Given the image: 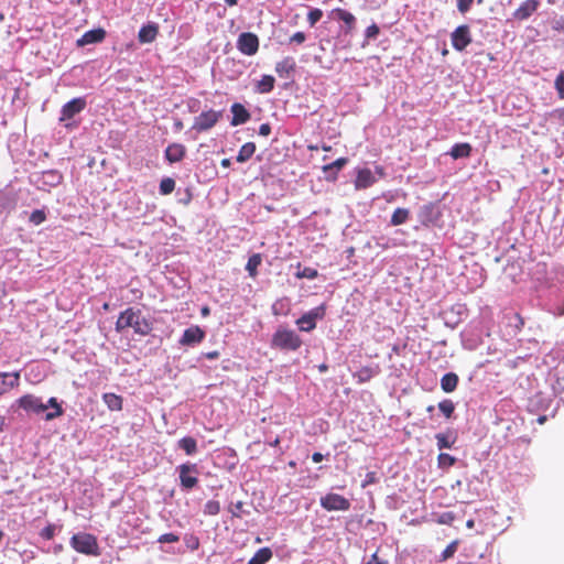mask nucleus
Listing matches in <instances>:
<instances>
[{"instance_id": "nucleus-1", "label": "nucleus", "mask_w": 564, "mask_h": 564, "mask_svg": "<svg viewBox=\"0 0 564 564\" xmlns=\"http://www.w3.org/2000/svg\"><path fill=\"white\" fill-rule=\"evenodd\" d=\"M133 328L135 334L148 335L151 332V326L145 318L141 316L140 312L133 308H128L120 314L116 323V330L121 333L127 328Z\"/></svg>"}, {"instance_id": "nucleus-2", "label": "nucleus", "mask_w": 564, "mask_h": 564, "mask_svg": "<svg viewBox=\"0 0 564 564\" xmlns=\"http://www.w3.org/2000/svg\"><path fill=\"white\" fill-rule=\"evenodd\" d=\"M300 336L292 329L279 327L272 336L271 346L282 350H296L301 347Z\"/></svg>"}, {"instance_id": "nucleus-3", "label": "nucleus", "mask_w": 564, "mask_h": 564, "mask_svg": "<svg viewBox=\"0 0 564 564\" xmlns=\"http://www.w3.org/2000/svg\"><path fill=\"white\" fill-rule=\"evenodd\" d=\"M70 545L78 553L86 555H98V543L96 538L91 534H74L70 539Z\"/></svg>"}, {"instance_id": "nucleus-4", "label": "nucleus", "mask_w": 564, "mask_h": 564, "mask_svg": "<svg viewBox=\"0 0 564 564\" xmlns=\"http://www.w3.org/2000/svg\"><path fill=\"white\" fill-rule=\"evenodd\" d=\"M221 116V111H216L213 109L203 111L199 116L195 118L192 129L198 132L209 130L218 122Z\"/></svg>"}, {"instance_id": "nucleus-5", "label": "nucleus", "mask_w": 564, "mask_h": 564, "mask_svg": "<svg viewBox=\"0 0 564 564\" xmlns=\"http://www.w3.org/2000/svg\"><path fill=\"white\" fill-rule=\"evenodd\" d=\"M321 506L327 511H346L350 508V502L338 494H327L321 498Z\"/></svg>"}, {"instance_id": "nucleus-6", "label": "nucleus", "mask_w": 564, "mask_h": 564, "mask_svg": "<svg viewBox=\"0 0 564 564\" xmlns=\"http://www.w3.org/2000/svg\"><path fill=\"white\" fill-rule=\"evenodd\" d=\"M325 314V308L323 306L315 307L301 316L296 324L299 325L302 332H311L316 326V321L322 319Z\"/></svg>"}, {"instance_id": "nucleus-7", "label": "nucleus", "mask_w": 564, "mask_h": 564, "mask_svg": "<svg viewBox=\"0 0 564 564\" xmlns=\"http://www.w3.org/2000/svg\"><path fill=\"white\" fill-rule=\"evenodd\" d=\"M237 47L245 55H254L259 48V39L250 32L241 33L237 40Z\"/></svg>"}, {"instance_id": "nucleus-8", "label": "nucleus", "mask_w": 564, "mask_h": 564, "mask_svg": "<svg viewBox=\"0 0 564 564\" xmlns=\"http://www.w3.org/2000/svg\"><path fill=\"white\" fill-rule=\"evenodd\" d=\"M177 469H178V473H180L181 486L184 489L188 490V489L194 488L197 485L198 479L195 476V474H197L196 465H194V464H182V465L178 466Z\"/></svg>"}, {"instance_id": "nucleus-9", "label": "nucleus", "mask_w": 564, "mask_h": 564, "mask_svg": "<svg viewBox=\"0 0 564 564\" xmlns=\"http://www.w3.org/2000/svg\"><path fill=\"white\" fill-rule=\"evenodd\" d=\"M18 404L20 408L25 410L26 412L32 413H42L47 409V405L42 402L41 398L35 397L33 394H25L18 399Z\"/></svg>"}, {"instance_id": "nucleus-10", "label": "nucleus", "mask_w": 564, "mask_h": 564, "mask_svg": "<svg viewBox=\"0 0 564 564\" xmlns=\"http://www.w3.org/2000/svg\"><path fill=\"white\" fill-rule=\"evenodd\" d=\"M470 42L471 37L467 25H460L452 33V44L457 51H463Z\"/></svg>"}, {"instance_id": "nucleus-11", "label": "nucleus", "mask_w": 564, "mask_h": 564, "mask_svg": "<svg viewBox=\"0 0 564 564\" xmlns=\"http://www.w3.org/2000/svg\"><path fill=\"white\" fill-rule=\"evenodd\" d=\"M86 106L85 99L83 98H74L67 104H65L62 108L61 121H66L73 118L76 113L80 112Z\"/></svg>"}, {"instance_id": "nucleus-12", "label": "nucleus", "mask_w": 564, "mask_h": 564, "mask_svg": "<svg viewBox=\"0 0 564 564\" xmlns=\"http://www.w3.org/2000/svg\"><path fill=\"white\" fill-rule=\"evenodd\" d=\"M205 337V332L198 326H191L185 329L183 336L180 339V344L183 346H191L200 343Z\"/></svg>"}, {"instance_id": "nucleus-13", "label": "nucleus", "mask_w": 564, "mask_h": 564, "mask_svg": "<svg viewBox=\"0 0 564 564\" xmlns=\"http://www.w3.org/2000/svg\"><path fill=\"white\" fill-rule=\"evenodd\" d=\"M376 174L369 169H359L355 180L357 189L368 188L377 182Z\"/></svg>"}, {"instance_id": "nucleus-14", "label": "nucleus", "mask_w": 564, "mask_h": 564, "mask_svg": "<svg viewBox=\"0 0 564 564\" xmlns=\"http://www.w3.org/2000/svg\"><path fill=\"white\" fill-rule=\"evenodd\" d=\"M19 372L0 373V394H3L19 384Z\"/></svg>"}, {"instance_id": "nucleus-15", "label": "nucleus", "mask_w": 564, "mask_h": 564, "mask_svg": "<svg viewBox=\"0 0 564 564\" xmlns=\"http://www.w3.org/2000/svg\"><path fill=\"white\" fill-rule=\"evenodd\" d=\"M159 33V28L155 23H149L142 26L138 33V40L142 44L152 43Z\"/></svg>"}, {"instance_id": "nucleus-16", "label": "nucleus", "mask_w": 564, "mask_h": 564, "mask_svg": "<svg viewBox=\"0 0 564 564\" xmlns=\"http://www.w3.org/2000/svg\"><path fill=\"white\" fill-rule=\"evenodd\" d=\"M232 119L231 126H239L249 120L250 115L247 109L240 104H234L231 106Z\"/></svg>"}, {"instance_id": "nucleus-17", "label": "nucleus", "mask_w": 564, "mask_h": 564, "mask_svg": "<svg viewBox=\"0 0 564 564\" xmlns=\"http://www.w3.org/2000/svg\"><path fill=\"white\" fill-rule=\"evenodd\" d=\"M105 34L106 33L102 29L90 30L77 40V45L84 46L87 44L100 42L105 37Z\"/></svg>"}, {"instance_id": "nucleus-18", "label": "nucleus", "mask_w": 564, "mask_h": 564, "mask_svg": "<svg viewBox=\"0 0 564 564\" xmlns=\"http://www.w3.org/2000/svg\"><path fill=\"white\" fill-rule=\"evenodd\" d=\"M538 6L536 0H527L517 9L514 17L519 20H524L538 9Z\"/></svg>"}, {"instance_id": "nucleus-19", "label": "nucleus", "mask_w": 564, "mask_h": 564, "mask_svg": "<svg viewBox=\"0 0 564 564\" xmlns=\"http://www.w3.org/2000/svg\"><path fill=\"white\" fill-rule=\"evenodd\" d=\"M184 154L185 148L178 143L170 144L165 150V156L171 163L181 161Z\"/></svg>"}, {"instance_id": "nucleus-20", "label": "nucleus", "mask_w": 564, "mask_h": 564, "mask_svg": "<svg viewBox=\"0 0 564 564\" xmlns=\"http://www.w3.org/2000/svg\"><path fill=\"white\" fill-rule=\"evenodd\" d=\"M457 383H458V377L456 373H453V372H448V373L444 375L443 378L441 379V387H442L443 391H445L447 393L453 392L456 389Z\"/></svg>"}, {"instance_id": "nucleus-21", "label": "nucleus", "mask_w": 564, "mask_h": 564, "mask_svg": "<svg viewBox=\"0 0 564 564\" xmlns=\"http://www.w3.org/2000/svg\"><path fill=\"white\" fill-rule=\"evenodd\" d=\"M102 400L110 411H120L122 408L121 397H119L115 393H105L102 395Z\"/></svg>"}, {"instance_id": "nucleus-22", "label": "nucleus", "mask_w": 564, "mask_h": 564, "mask_svg": "<svg viewBox=\"0 0 564 564\" xmlns=\"http://www.w3.org/2000/svg\"><path fill=\"white\" fill-rule=\"evenodd\" d=\"M272 557V551L269 547H262L249 560L248 564H265Z\"/></svg>"}, {"instance_id": "nucleus-23", "label": "nucleus", "mask_w": 564, "mask_h": 564, "mask_svg": "<svg viewBox=\"0 0 564 564\" xmlns=\"http://www.w3.org/2000/svg\"><path fill=\"white\" fill-rule=\"evenodd\" d=\"M471 152V147L469 143H457L451 150V155L453 159H460L469 156Z\"/></svg>"}, {"instance_id": "nucleus-24", "label": "nucleus", "mask_w": 564, "mask_h": 564, "mask_svg": "<svg viewBox=\"0 0 564 564\" xmlns=\"http://www.w3.org/2000/svg\"><path fill=\"white\" fill-rule=\"evenodd\" d=\"M45 405H47V408L54 409V411L47 412L45 414V420L46 421H52V420L63 415L64 411H63L61 404L57 402L56 398H50Z\"/></svg>"}, {"instance_id": "nucleus-25", "label": "nucleus", "mask_w": 564, "mask_h": 564, "mask_svg": "<svg viewBox=\"0 0 564 564\" xmlns=\"http://www.w3.org/2000/svg\"><path fill=\"white\" fill-rule=\"evenodd\" d=\"M295 63L291 57H286L283 61L276 63L275 72L281 76L285 77L291 70L294 69Z\"/></svg>"}, {"instance_id": "nucleus-26", "label": "nucleus", "mask_w": 564, "mask_h": 564, "mask_svg": "<svg viewBox=\"0 0 564 564\" xmlns=\"http://www.w3.org/2000/svg\"><path fill=\"white\" fill-rule=\"evenodd\" d=\"M332 14L336 19L341 20L348 26V29H351L355 24V17L346 10L335 9L332 11Z\"/></svg>"}, {"instance_id": "nucleus-27", "label": "nucleus", "mask_w": 564, "mask_h": 564, "mask_svg": "<svg viewBox=\"0 0 564 564\" xmlns=\"http://www.w3.org/2000/svg\"><path fill=\"white\" fill-rule=\"evenodd\" d=\"M274 78L271 75H263L258 82L257 89L261 94L270 93L274 87Z\"/></svg>"}, {"instance_id": "nucleus-28", "label": "nucleus", "mask_w": 564, "mask_h": 564, "mask_svg": "<svg viewBox=\"0 0 564 564\" xmlns=\"http://www.w3.org/2000/svg\"><path fill=\"white\" fill-rule=\"evenodd\" d=\"M254 151H256V145L252 142H248V143L243 144L238 152L237 161L241 162V163L246 162L253 155Z\"/></svg>"}, {"instance_id": "nucleus-29", "label": "nucleus", "mask_w": 564, "mask_h": 564, "mask_svg": "<svg viewBox=\"0 0 564 564\" xmlns=\"http://www.w3.org/2000/svg\"><path fill=\"white\" fill-rule=\"evenodd\" d=\"M178 447L185 451L187 455H193L197 451V444L193 437H183L180 440Z\"/></svg>"}, {"instance_id": "nucleus-30", "label": "nucleus", "mask_w": 564, "mask_h": 564, "mask_svg": "<svg viewBox=\"0 0 564 564\" xmlns=\"http://www.w3.org/2000/svg\"><path fill=\"white\" fill-rule=\"evenodd\" d=\"M409 218V210L405 208H397L391 217V224L393 226H399L404 224Z\"/></svg>"}, {"instance_id": "nucleus-31", "label": "nucleus", "mask_w": 564, "mask_h": 564, "mask_svg": "<svg viewBox=\"0 0 564 564\" xmlns=\"http://www.w3.org/2000/svg\"><path fill=\"white\" fill-rule=\"evenodd\" d=\"M261 256L256 253V254H252L248 262H247V265H246V270L249 272V274L251 276H256L257 274V269L258 267L261 264Z\"/></svg>"}, {"instance_id": "nucleus-32", "label": "nucleus", "mask_w": 564, "mask_h": 564, "mask_svg": "<svg viewBox=\"0 0 564 564\" xmlns=\"http://www.w3.org/2000/svg\"><path fill=\"white\" fill-rule=\"evenodd\" d=\"M435 438L437 441V447L440 449L451 448L454 444V438L448 434L438 433L436 434Z\"/></svg>"}, {"instance_id": "nucleus-33", "label": "nucleus", "mask_w": 564, "mask_h": 564, "mask_svg": "<svg viewBox=\"0 0 564 564\" xmlns=\"http://www.w3.org/2000/svg\"><path fill=\"white\" fill-rule=\"evenodd\" d=\"M347 164V159L346 158H339L337 159L336 161H334L333 163L330 164H327L323 167L324 172L326 174L333 172V171H339L341 170L345 165Z\"/></svg>"}, {"instance_id": "nucleus-34", "label": "nucleus", "mask_w": 564, "mask_h": 564, "mask_svg": "<svg viewBox=\"0 0 564 564\" xmlns=\"http://www.w3.org/2000/svg\"><path fill=\"white\" fill-rule=\"evenodd\" d=\"M175 188V181L171 177L163 178L160 183V192L163 195L171 194Z\"/></svg>"}, {"instance_id": "nucleus-35", "label": "nucleus", "mask_w": 564, "mask_h": 564, "mask_svg": "<svg viewBox=\"0 0 564 564\" xmlns=\"http://www.w3.org/2000/svg\"><path fill=\"white\" fill-rule=\"evenodd\" d=\"M376 373H377L376 370H373L372 368L366 367V368L360 369L355 375V377L358 378L359 382H366V381L370 380Z\"/></svg>"}, {"instance_id": "nucleus-36", "label": "nucleus", "mask_w": 564, "mask_h": 564, "mask_svg": "<svg viewBox=\"0 0 564 564\" xmlns=\"http://www.w3.org/2000/svg\"><path fill=\"white\" fill-rule=\"evenodd\" d=\"M437 462L440 467L447 468L455 464L456 458L449 454L441 453L437 457Z\"/></svg>"}, {"instance_id": "nucleus-37", "label": "nucleus", "mask_w": 564, "mask_h": 564, "mask_svg": "<svg viewBox=\"0 0 564 564\" xmlns=\"http://www.w3.org/2000/svg\"><path fill=\"white\" fill-rule=\"evenodd\" d=\"M457 546H458V541H453L452 543H449L446 546V549L442 552L441 561H446V560L451 558L457 551Z\"/></svg>"}, {"instance_id": "nucleus-38", "label": "nucleus", "mask_w": 564, "mask_h": 564, "mask_svg": "<svg viewBox=\"0 0 564 564\" xmlns=\"http://www.w3.org/2000/svg\"><path fill=\"white\" fill-rule=\"evenodd\" d=\"M440 411L446 416L449 417L454 412V404L449 400H444L438 403Z\"/></svg>"}, {"instance_id": "nucleus-39", "label": "nucleus", "mask_w": 564, "mask_h": 564, "mask_svg": "<svg viewBox=\"0 0 564 564\" xmlns=\"http://www.w3.org/2000/svg\"><path fill=\"white\" fill-rule=\"evenodd\" d=\"M204 511L206 514L215 516L220 511V505L216 500H209L206 502Z\"/></svg>"}, {"instance_id": "nucleus-40", "label": "nucleus", "mask_w": 564, "mask_h": 564, "mask_svg": "<svg viewBox=\"0 0 564 564\" xmlns=\"http://www.w3.org/2000/svg\"><path fill=\"white\" fill-rule=\"evenodd\" d=\"M46 219V215L43 210L41 209H35L32 212V214L30 215V221L34 225H40L42 224L44 220Z\"/></svg>"}, {"instance_id": "nucleus-41", "label": "nucleus", "mask_w": 564, "mask_h": 564, "mask_svg": "<svg viewBox=\"0 0 564 564\" xmlns=\"http://www.w3.org/2000/svg\"><path fill=\"white\" fill-rule=\"evenodd\" d=\"M323 12L321 9H312L307 14V21L311 26L315 25L321 20Z\"/></svg>"}, {"instance_id": "nucleus-42", "label": "nucleus", "mask_w": 564, "mask_h": 564, "mask_svg": "<svg viewBox=\"0 0 564 564\" xmlns=\"http://www.w3.org/2000/svg\"><path fill=\"white\" fill-rule=\"evenodd\" d=\"M296 276L300 279L306 278V279H314L317 276V271L313 268H304L302 270H299L296 272Z\"/></svg>"}, {"instance_id": "nucleus-43", "label": "nucleus", "mask_w": 564, "mask_h": 564, "mask_svg": "<svg viewBox=\"0 0 564 564\" xmlns=\"http://www.w3.org/2000/svg\"><path fill=\"white\" fill-rule=\"evenodd\" d=\"M178 540H180L178 535H176L174 533H165V534H162L158 539V542H160V543H175Z\"/></svg>"}, {"instance_id": "nucleus-44", "label": "nucleus", "mask_w": 564, "mask_h": 564, "mask_svg": "<svg viewBox=\"0 0 564 564\" xmlns=\"http://www.w3.org/2000/svg\"><path fill=\"white\" fill-rule=\"evenodd\" d=\"M555 87L561 98H564V74L561 73L555 79Z\"/></svg>"}, {"instance_id": "nucleus-45", "label": "nucleus", "mask_w": 564, "mask_h": 564, "mask_svg": "<svg viewBox=\"0 0 564 564\" xmlns=\"http://www.w3.org/2000/svg\"><path fill=\"white\" fill-rule=\"evenodd\" d=\"M41 536L46 539V540H51L53 539L54 534H55V527L50 524L47 527H45L42 531H41Z\"/></svg>"}, {"instance_id": "nucleus-46", "label": "nucleus", "mask_w": 564, "mask_h": 564, "mask_svg": "<svg viewBox=\"0 0 564 564\" xmlns=\"http://www.w3.org/2000/svg\"><path fill=\"white\" fill-rule=\"evenodd\" d=\"M43 177L46 180V182H48L51 184H55V183L59 182V178H61V176L53 171L43 173Z\"/></svg>"}, {"instance_id": "nucleus-47", "label": "nucleus", "mask_w": 564, "mask_h": 564, "mask_svg": "<svg viewBox=\"0 0 564 564\" xmlns=\"http://www.w3.org/2000/svg\"><path fill=\"white\" fill-rule=\"evenodd\" d=\"M474 0H457V8L462 13H465L469 10Z\"/></svg>"}, {"instance_id": "nucleus-48", "label": "nucleus", "mask_w": 564, "mask_h": 564, "mask_svg": "<svg viewBox=\"0 0 564 564\" xmlns=\"http://www.w3.org/2000/svg\"><path fill=\"white\" fill-rule=\"evenodd\" d=\"M305 39L306 36L303 32H296L291 36L290 41L295 42L297 44H302L305 41Z\"/></svg>"}, {"instance_id": "nucleus-49", "label": "nucleus", "mask_w": 564, "mask_h": 564, "mask_svg": "<svg viewBox=\"0 0 564 564\" xmlns=\"http://www.w3.org/2000/svg\"><path fill=\"white\" fill-rule=\"evenodd\" d=\"M454 520V514L452 512H445L440 517L438 522L448 524Z\"/></svg>"}, {"instance_id": "nucleus-50", "label": "nucleus", "mask_w": 564, "mask_h": 564, "mask_svg": "<svg viewBox=\"0 0 564 564\" xmlns=\"http://www.w3.org/2000/svg\"><path fill=\"white\" fill-rule=\"evenodd\" d=\"M553 28L557 31L564 32V15L554 21Z\"/></svg>"}, {"instance_id": "nucleus-51", "label": "nucleus", "mask_w": 564, "mask_h": 564, "mask_svg": "<svg viewBox=\"0 0 564 564\" xmlns=\"http://www.w3.org/2000/svg\"><path fill=\"white\" fill-rule=\"evenodd\" d=\"M271 133V127L268 123H263L259 128V134L268 137Z\"/></svg>"}, {"instance_id": "nucleus-52", "label": "nucleus", "mask_w": 564, "mask_h": 564, "mask_svg": "<svg viewBox=\"0 0 564 564\" xmlns=\"http://www.w3.org/2000/svg\"><path fill=\"white\" fill-rule=\"evenodd\" d=\"M366 564H388V562L380 561L377 553H373Z\"/></svg>"}, {"instance_id": "nucleus-53", "label": "nucleus", "mask_w": 564, "mask_h": 564, "mask_svg": "<svg viewBox=\"0 0 564 564\" xmlns=\"http://www.w3.org/2000/svg\"><path fill=\"white\" fill-rule=\"evenodd\" d=\"M378 32H379V29H378V26H377V25H375V24H373V25H371V26H369V28L367 29V35H368V36H375V35H377V34H378Z\"/></svg>"}, {"instance_id": "nucleus-54", "label": "nucleus", "mask_w": 564, "mask_h": 564, "mask_svg": "<svg viewBox=\"0 0 564 564\" xmlns=\"http://www.w3.org/2000/svg\"><path fill=\"white\" fill-rule=\"evenodd\" d=\"M312 459L314 463H319L323 460V455L321 453H314Z\"/></svg>"}, {"instance_id": "nucleus-55", "label": "nucleus", "mask_w": 564, "mask_h": 564, "mask_svg": "<svg viewBox=\"0 0 564 564\" xmlns=\"http://www.w3.org/2000/svg\"><path fill=\"white\" fill-rule=\"evenodd\" d=\"M205 356L208 359H216V358H218L219 352L215 350V351L207 352Z\"/></svg>"}, {"instance_id": "nucleus-56", "label": "nucleus", "mask_w": 564, "mask_h": 564, "mask_svg": "<svg viewBox=\"0 0 564 564\" xmlns=\"http://www.w3.org/2000/svg\"><path fill=\"white\" fill-rule=\"evenodd\" d=\"M373 478H375V474H373V473H369V474L367 475V480H366V482L362 485V487H366V485H367V484L372 482V481H373Z\"/></svg>"}, {"instance_id": "nucleus-57", "label": "nucleus", "mask_w": 564, "mask_h": 564, "mask_svg": "<svg viewBox=\"0 0 564 564\" xmlns=\"http://www.w3.org/2000/svg\"><path fill=\"white\" fill-rule=\"evenodd\" d=\"M376 173L379 175V177H383L384 175L383 169L381 166L376 167Z\"/></svg>"}, {"instance_id": "nucleus-58", "label": "nucleus", "mask_w": 564, "mask_h": 564, "mask_svg": "<svg viewBox=\"0 0 564 564\" xmlns=\"http://www.w3.org/2000/svg\"><path fill=\"white\" fill-rule=\"evenodd\" d=\"M474 525H475V521L471 520V519L466 522V527L469 528V529H473Z\"/></svg>"}, {"instance_id": "nucleus-59", "label": "nucleus", "mask_w": 564, "mask_h": 564, "mask_svg": "<svg viewBox=\"0 0 564 564\" xmlns=\"http://www.w3.org/2000/svg\"><path fill=\"white\" fill-rule=\"evenodd\" d=\"M209 314V308L207 306L202 308V315L207 316Z\"/></svg>"}, {"instance_id": "nucleus-60", "label": "nucleus", "mask_w": 564, "mask_h": 564, "mask_svg": "<svg viewBox=\"0 0 564 564\" xmlns=\"http://www.w3.org/2000/svg\"><path fill=\"white\" fill-rule=\"evenodd\" d=\"M6 423V419L3 416H0V431H2Z\"/></svg>"}, {"instance_id": "nucleus-61", "label": "nucleus", "mask_w": 564, "mask_h": 564, "mask_svg": "<svg viewBox=\"0 0 564 564\" xmlns=\"http://www.w3.org/2000/svg\"><path fill=\"white\" fill-rule=\"evenodd\" d=\"M226 4L228 6H235L237 3V0H225Z\"/></svg>"}, {"instance_id": "nucleus-62", "label": "nucleus", "mask_w": 564, "mask_h": 564, "mask_svg": "<svg viewBox=\"0 0 564 564\" xmlns=\"http://www.w3.org/2000/svg\"><path fill=\"white\" fill-rule=\"evenodd\" d=\"M175 128H176L177 130H181V129L183 128L182 122H181V121L175 122Z\"/></svg>"}, {"instance_id": "nucleus-63", "label": "nucleus", "mask_w": 564, "mask_h": 564, "mask_svg": "<svg viewBox=\"0 0 564 564\" xmlns=\"http://www.w3.org/2000/svg\"><path fill=\"white\" fill-rule=\"evenodd\" d=\"M221 164L224 166H228L229 165V160L228 159L223 160Z\"/></svg>"}, {"instance_id": "nucleus-64", "label": "nucleus", "mask_w": 564, "mask_h": 564, "mask_svg": "<svg viewBox=\"0 0 564 564\" xmlns=\"http://www.w3.org/2000/svg\"><path fill=\"white\" fill-rule=\"evenodd\" d=\"M538 421H539V423H541V424H542V423L545 421V417H544V416H541V417H539V420H538Z\"/></svg>"}]
</instances>
